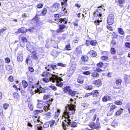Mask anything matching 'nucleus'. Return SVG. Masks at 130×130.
Returning a JSON list of instances; mask_svg holds the SVG:
<instances>
[{
	"label": "nucleus",
	"instance_id": "23",
	"mask_svg": "<svg viewBox=\"0 0 130 130\" xmlns=\"http://www.w3.org/2000/svg\"><path fill=\"white\" fill-rule=\"evenodd\" d=\"M17 59L18 61L22 62L23 60V55L21 53H18L17 55Z\"/></svg>",
	"mask_w": 130,
	"mask_h": 130
},
{
	"label": "nucleus",
	"instance_id": "41",
	"mask_svg": "<svg viewBox=\"0 0 130 130\" xmlns=\"http://www.w3.org/2000/svg\"><path fill=\"white\" fill-rule=\"evenodd\" d=\"M42 80L44 83H48L50 81V77H44L42 79Z\"/></svg>",
	"mask_w": 130,
	"mask_h": 130
},
{
	"label": "nucleus",
	"instance_id": "18",
	"mask_svg": "<svg viewBox=\"0 0 130 130\" xmlns=\"http://www.w3.org/2000/svg\"><path fill=\"white\" fill-rule=\"evenodd\" d=\"M28 31V29L25 27H21L18 29L17 31V32L18 33H26Z\"/></svg>",
	"mask_w": 130,
	"mask_h": 130
},
{
	"label": "nucleus",
	"instance_id": "20",
	"mask_svg": "<svg viewBox=\"0 0 130 130\" xmlns=\"http://www.w3.org/2000/svg\"><path fill=\"white\" fill-rule=\"evenodd\" d=\"M112 99L111 96H109L105 95L103 97L102 101L103 102H106L108 101H111Z\"/></svg>",
	"mask_w": 130,
	"mask_h": 130
},
{
	"label": "nucleus",
	"instance_id": "46",
	"mask_svg": "<svg viewBox=\"0 0 130 130\" xmlns=\"http://www.w3.org/2000/svg\"><path fill=\"white\" fill-rule=\"evenodd\" d=\"M114 104L117 105L121 106L122 105L123 103L121 101L117 100L115 101Z\"/></svg>",
	"mask_w": 130,
	"mask_h": 130
},
{
	"label": "nucleus",
	"instance_id": "1",
	"mask_svg": "<svg viewBox=\"0 0 130 130\" xmlns=\"http://www.w3.org/2000/svg\"><path fill=\"white\" fill-rule=\"evenodd\" d=\"M63 15L59 14H54V20L56 22V23L59 24L58 26L59 28L56 31L57 33H59L64 32V29L67 28V27L64 24L67 23V19L65 18H60L61 16Z\"/></svg>",
	"mask_w": 130,
	"mask_h": 130
},
{
	"label": "nucleus",
	"instance_id": "32",
	"mask_svg": "<svg viewBox=\"0 0 130 130\" xmlns=\"http://www.w3.org/2000/svg\"><path fill=\"white\" fill-rule=\"evenodd\" d=\"M77 93V92L76 91L72 90L71 89L68 94L71 96L73 97L75 96Z\"/></svg>",
	"mask_w": 130,
	"mask_h": 130
},
{
	"label": "nucleus",
	"instance_id": "3",
	"mask_svg": "<svg viewBox=\"0 0 130 130\" xmlns=\"http://www.w3.org/2000/svg\"><path fill=\"white\" fill-rule=\"evenodd\" d=\"M62 80L61 78L56 75L52 77L51 78V81L53 83L56 82V86L60 87L63 86V83L61 82Z\"/></svg>",
	"mask_w": 130,
	"mask_h": 130
},
{
	"label": "nucleus",
	"instance_id": "9",
	"mask_svg": "<svg viewBox=\"0 0 130 130\" xmlns=\"http://www.w3.org/2000/svg\"><path fill=\"white\" fill-rule=\"evenodd\" d=\"M111 104V103L107 104L108 105H109V106L110 107L109 110L106 111L108 116L111 115L113 112V110L117 108V107L114 104H112L110 106Z\"/></svg>",
	"mask_w": 130,
	"mask_h": 130
},
{
	"label": "nucleus",
	"instance_id": "16",
	"mask_svg": "<svg viewBox=\"0 0 130 130\" xmlns=\"http://www.w3.org/2000/svg\"><path fill=\"white\" fill-rule=\"evenodd\" d=\"M125 1V0H115V3L118 6H119L121 8H122L124 5Z\"/></svg>",
	"mask_w": 130,
	"mask_h": 130
},
{
	"label": "nucleus",
	"instance_id": "26",
	"mask_svg": "<svg viewBox=\"0 0 130 130\" xmlns=\"http://www.w3.org/2000/svg\"><path fill=\"white\" fill-rule=\"evenodd\" d=\"M41 13L39 14V15L40 16H45L47 14V10L46 8H44L41 10Z\"/></svg>",
	"mask_w": 130,
	"mask_h": 130
},
{
	"label": "nucleus",
	"instance_id": "42",
	"mask_svg": "<svg viewBox=\"0 0 130 130\" xmlns=\"http://www.w3.org/2000/svg\"><path fill=\"white\" fill-rule=\"evenodd\" d=\"M60 110L59 109H57L56 111L55 112V115L54 117L55 118H57L59 115Z\"/></svg>",
	"mask_w": 130,
	"mask_h": 130
},
{
	"label": "nucleus",
	"instance_id": "7",
	"mask_svg": "<svg viewBox=\"0 0 130 130\" xmlns=\"http://www.w3.org/2000/svg\"><path fill=\"white\" fill-rule=\"evenodd\" d=\"M53 100V99L51 98V99H49V100L45 102H44L43 109L46 112L47 111L49 110L50 109L49 108L50 106L52 103L51 102H52Z\"/></svg>",
	"mask_w": 130,
	"mask_h": 130
},
{
	"label": "nucleus",
	"instance_id": "33",
	"mask_svg": "<svg viewBox=\"0 0 130 130\" xmlns=\"http://www.w3.org/2000/svg\"><path fill=\"white\" fill-rule=\"evenodd\" d=\"M26 48L28 51L30 52H31V50L30 48H32L33 49V48L32 47V45L31 44V43L29 42L26 45Z\"/></svg>",
	"mask_w": 130,
	"mask_h": 130
},
{
	"label": "nucleus",
	"instance_id": "64",
	"mask_svg": "<svg viewBox=\"0 0 130 130\" xmlns=\"http://www.w3.org/2000/svg\"><path fill=\"white\" fill-rule=\"evenodd\" d=\"M35 129H37L36 130H42V128L41 126L38 127V125H36L35 126Z\"/></svg>",
	"mask_w": 130,
	"mask_h": 130
},
{
	"label": "nucleus",
	"instance_id": "5",
	"mask_svg": "<svg viewBox=\"0 0 130 130\" xmlns=\"http://www.w3.org/2000/svg\"><path fill=\"white\" fill-rule=\"evenodd\" d=\"M95 109H93L90 110L89 112L87 113L86 114L87 119H91L92 121H94L97 119V114H94L92 113L93 112H95Z\"/></svg>",
	"mask_w": 130,
	"mask_h": 130
},
{
	"label": "nucleus",
	"instance_id": "59",
	"mask_svg": "<svg viewBox=\"0 0 130 130\" xmlns=\"http://www.w3.org/2000/svg\"><path fill=\"white\" fill-rule=\"evenodd\" d=\"M50 66L51 68L53 70H54L56 69H57L56 68L57 66L56 65L51 64L50 65Z\"/></svg>",
	"mask_w": 130,
	"mask_h": 130
},
{
	"label": "nucleus",
	"instance_id": "25",
	"mask_svg": "<svg viewBox=\"0 0 130 130\" xmlns=\"http://www.w3.org/2000/svg\"><path fill=\"white\" fill-rule=\"evenodd\" d=\"M71 89L69 86H67L63 88V91L64 93L68 94Z\"/></svg>",
	"mask_w": 130,
	"mask_h": 130
},
{
	"label": "nucleus",
	"instance_id": "11",
	"mask_svg": "<svg viewBox=\"0 0 130 130\" xmlns=\"http://www.w3.org/2000/svg\"><path fill=\"white\" fill-rule=\"evenodd\" d=\"M80 64H83L88 61L89 59V57L86 55H83L82 56L81 58Z\"/></svg>",
	"mask_w": 130,
	"mask_h": 130
},
{
	"label": "nucleus",
	"instance_id": "58",
	"mask_svg": "<svg viewBox=\"0 0 130 130\" xmlns=\"http://www.w3.org/2000/svg\"><path fill=\"white\" fill-rule=\"evenodd\" d=\"M97 66L99 68H102L103 66V63L102 62H100L96 64Z\"/></svg>",
	"mask_w": 130,
	"mask_h": 130
},
{
	"label": "nucleus",
	"instance_id": "24",
	"mask_svg": "<svg viewBox=\"0 0 130 130\" xmlns=\"http://www.w3.org/2000/svg\"><path fill=\"white\" fill-rule=\"evenodd\" d=\"M92 57H95L97 55L96 52L93 50H90L88 53Z\"/></svg>",
	"mask_w": 130,
	"mask_h": 130
},
{
	"label": "nucleus",
	"instance_id": "39",
	"mask_svg": "<svg viewBox=\"0 0 130 130\" xmlns=\"http://www.w3.org/2000/svg\"><path fill=\"white\" fill-rule=\"evenodd\" d=\"M43 110L42 109L36 110H34L33 112V114L34 115H37L39 113L43 112Z\"/></svg>",
	"mask_w": 130,
	"mask_h": 130
},
{
	"label": "nucleus",
	"instance_id": "35",
	"mask_svg": "<svg viewBox=\"0 0 130 130\" xmlns=\"http://www.w3.org/2000/svg\"><path fill=\"white\" fill-rule=\"evenodd\" d=\"M100 59L104 61H108L109 60V58L108 56H103L101 57Z\"/></svg>",
	"mask_w": 130,
	"mask_h": 130
},
{
	"label": "nucleus",
	"instance_id": "47",
	"mask_svg": "<svg viewBox=\"0 0 130 130\" xmlns=\"http://www.w3.org/2000/svg\"><path fill=\"white\" fill-rule=\"evenodd\" d=\"M102 22L101 20H96L94 21V24L96 26L100 25V23Z\"/></svg>",
	"mask_w": 130,
	"mask_h": 130
},
{
	"label": "nucleus",
	"instance_id": "61",
	"mask_svg": "<svg viewBox=\"0 0 130 130\" xmlns=\"http://www.w3.org/2000/svg\"><path fill=\"white\" fill-rule=\"evenodd\" d=\"M49 87L50 88L52 89L54 91H56L57 90V87L55 86H53V85H50L49 86Z\"/></svg>",
	"mask_w": 130,
	"mask_h": 130
},
{
	"label": "nucleus",
	"instance_id": "63",
	"mask_svg": "<svg viewBox=\"0 0 130 130\" xmlns=\"http://www.w3.org/2000/svg\"><path fill=\"white\" fill-rule=\"evenodd\" d=\"M125 46L128 48H130V43L127 42L125 43Z\"/></svg>",
	"mask_w": 130,
	"mask_h": 130
},
{
	"label": "nucleus",
	"instance_id": "15",
	"mask_svg": "<svg viewBox=\"0 0 130 130\" xmlns=\"http://www.w3.org/2000/svg\"><path fill=\"white\" fill-rule=\"evenodd\" d=\"M21 41L20 42V45L22 47L25 46V43L27 42V40L26 38L24 37H22L21 38Z\"/></svg>",
	"mask_w": 130,
	"mask_h": 130
},
{
	"label": "nucleus",
	"instance_id": "48",
	"mask_svg": "<svg viewBox=\"0 0 130 130\" xmlns=\"http://www.w3.org/2000/svg\"><path fill=\"white\" fill-rule=\"evenodd\" d=\"M98 9H96V10L98 11L99 13L102 14V12L103 11L105 10L103 8H102V6H100L98 7Z\"/></svg>",
	"mask_w": 130,
	"mask_h": 130
},
{
	"label": "nucleus",
	"instance_id": "4",
	"mask_svg": "<svg viewBox=\"0 0 130 130\" xmlns=\"http://www.w3.org/2000/svg\"><path fill=\"white\" fill-rule=\"evenodd\" d=\"M88 125L92 129H96L97 130L101 128V126L99 122V118H97L95 123L93 122H91Z\"/></svg>",
	"mask_w": 130,
	"mask_h": 130
},
{
	"label": "nucleus",
	"instance_id": "17",
	"mask_svg": "<svg viewBox=\"0 0 130 130\" xmlns=\"http://www.w3.org/2000/svg\"><path fill=\"white\" fill-rule=\"evenodd\" d=\"M91 76L92 78H96L99 76V74L95 70L91 71Z\"/></svg>",
	"mask_w": 130,
	"mask_h": 130
},
{
	"label": "nucleus",
	"instance_id": "62",
	"mask_svg": "<svg viewBox=\"0 0 130 130\" xmlns=\"http://www.w3.org/2000/svg\"><path fill=\"white\" fill-rule=\"evenodd\" d=\"M123 112V111L121 110H119L116 112V114L117 115H119L122 113Z\"/></svg>",
	"mask_w": 130,
	"mask_h": 130
},
{
	"label": "nucleus",
	"instance_id": "6",
	"mask_svg": "<svg viewBox=\"0 0 130 130\" xmlns=\"http://www.w3.org/2000/svg\"><path fill=\"white\" fill-rule=\"evenodd\" d=\"M122 83V80L120 78H116L115 79V82L113 84L112 87L114 89L121 88V86Z\"/></svg>",
	"mask_w": 130,
	"mask_h": 130
},
{
	"label": "nucleus",
	"instance_id": "12",
	"mask_svg": "<svg viewBox=\"0 0 130 130\" xmlns=\"http://www.w3.org/2000/svg\"><path fill=\"white\" fill-rule=\"evenodd\" d=\"M70 119H65L62 122V125L64 130H67L66 129L67 128V126L68 127L69 125V124Z\"/></svg>",
	"mask_w": 130,
	"mask_h": 130
},
{
	"label": "nucleus",
	"instance_id": "43",
	"mask_svg": "<svg viewBox=\"0 0 130 130\" xmlns=\"http://www.w3.org/2000/svg\"><path fill=\"white\" fill-rule=\"evenodd\" d=\"M118 33L120 35H123L124 34V31L121 28H118Z\"/></svg>",
	"mask_w": 130,
	"mask_h": 130
},
{
	"label": "nucleus",
	"instance_id": "13",
	"mask_svg": "<svg viewBox=\"0 0 130 130\" xmlns=\"http://www.w3.org/2000/svg\"><path fill=\"white\" fill-rule=\"evenodd\" d=\"M41 75L43 77H50V81H51V77H53L54 76H55L54 75H52L50 73L46 71H45L43 72L41 74Z\"/></svg>",
	"mask_w": 130,
	"mask_h": 130
},
{
	"label": "nucleus",
	"instance_id": "37",
	"mask_svg": "<svg viewBox=\"0 0 130 130\" xmlns=\"http://www.w3.org/2000/svg\"><path fill=\"white\" fill-rule=\"evenodd\" d=\"M61 4L62 10L63 11H64L66 10V8L67 6V4L61 2Z\"/></svg>",
	"mask_w": 130,
	"mask_h": 130
},
{
	"label": "nucleus",
	"instance_id": "21",
	"mask_svg": "<svg viewBox=\"0 0 130 130\" xmlns=\"http://www.w3.org/2000/svg\"><path fill=\"white\" fill-rule=\"evenodd\" d=\"M31 53V57L33 59L35 60H38V57L37 55V52L35 51H34L32 52L31 51V52H30Z\"/></svg>",
	"mask_w": 130,
	"mask_h": 130
},
{
	"label": "nucleus",
	"instance_id": "19",
	"mask_svg": "<svg viewBox=\"0 0 130 130\" xmlns=\"http://www.w3.org/2000/svg\"><path fill=\"white\" fill-rule=\"evenodd\" d=\"M75 54L77 56H78L81 55L82 53L81 47L79 46L76 48L75 50Z\"/></svg>",
	"mask_w": 130,
	"mask_h": 130
},
{
	"label": "nucleus",
	"instance_id": "30",
	"mask_svg": "<svg viewBox=\"0 0 130 130\" xmlns=\"http://www.w3.org/2000/svg\"><path fill=\"white\" fill-rule=\"evenodd\" d=\"M69 125L72 127H76L77 126V123L74 121H71V120H70V121Z\"/></svg>",
	"mask_w": 130,
	"mask_h": 130
},
{
	"label": "nucleus",
	"instance_id": "45",
	"mask_svg": "<svg viewBox=\"0 0 130 130\" xmlns=\"http://www.w3.org/2000/svg\"><path fill=\"white\" fill-rule=\"evenodd\" d=\"M85 88L86 90H91L93 89V86L92 85H90L86 86Z\"/></svg>",
	"mask_w": 130,
	"mask_h": 130
},
{
	"label": "nucleus",
	"instance_id": "31",
	"mask_svg": "<svg viewBox=\"0 0 130 130\" xmlns=\"http://www.w3.org/2000/svg\"><path fill=\"white\" fill-rule=\"evenodd\" d=\"M93 15L94 18H96L98 17H101L102 14L99 13L96 10L93 13Z\"/></svg>",
	"mask_w": 130,
	"mask_h": 130
},
{
	"label": "nucleus",
	"instance_id": "50",
	"mask_svg": "<svg viewBox=\"0 0 130 130\" xmlns=\"http://www.w3.org/2000/svg\"><path fill=\"white\" fill-rule=\"evenodd\" d=\"M50 89L48 88H43V90L42 91V92L44 93H47L49 92Z\"/></svg>",
	"mask_w": 130,
	"mask_h": 130
},
{
	"label": "nucleus",
	"instance_id": "8",
	"mask_svg": "<svg viewBox=\"0 0 130 130\" xmlns=\"http://www.w3.org/2000/svg\"><path fill=\"white\" fill-rule=\"evenodd\" d=\"M91 38L89 37L88 39L86 41L85 45L87 46H89L90 45L93 46H96L98 44L97 41L95 40H91Z\"/></svg>",
	"mask_w": 130,
	"mask_h": 130
},
{
	"label": "nucleus",
	"instance_id": "22",
	"mask_svg": "<svg viewBox=\"0 0 130 130\" xmlns=\"http://www.w3.org/2000/svg\"><path fill=\"white\" fill-rule=\"evenodd\" d=\"M92 95L93 97H97L99 96V91L97 90H93L91 92Z\"/></svg>",
	"mask_w": 130,
	"mask_h": 130
},
{
	"label": "nucleus",
	"instance_id": "44",
	"mask_svg": "<svg viewBox=\"0 0 130 130\" xmlns=\"http://www.w3.org/2000/svg\"><path fill=\"white\" fill-rule=\"evenodd\" d=\"M112 39H118V35L116 32H113L111 35Z\"/></svg>",
	"mask_w": 130,
	"mask_h": 130
},
{
	"label": "nucleus",
	"instance_id": "10",
	"mask_svg": "<svg viewBox=\"0 0 130 130\" xmlns=\"http://www.w3.org/2000/svg\"><path fill=\"white\" fill-rule=\"evenodd\" d=\"M114 16L112 14H109L107 20V22L109 25H111L114 23Z\"/></svg>",
	"mask_w": 130,
	"mask_h": 130
},
{
	"label": "nucleus",
	"instance_id": "14",
	"mask_svg": "<svg viewBox=\"0 0 130 130\" xmlns=\"http://www.w3.org/2000/svg\"><path fill=\"white\" fill-rule=\"evenodd\" d=\"M93 84L96 87H99L102 86V82L100 79H98L94 80Z\"/></svg>",
	"mask_w": 130,
	"mask_h": 130
},
{
	"label": "nucleus",
	"instance_id": "38",
	"mask_svg": "<svg viewBox=\"0 0 130 130\" xmlns=\"http://www.w3.org/2000/svg\"><path fill=\"white\" fill-rule=\"evenodd\" d=\"M23 87L24 88H26L28 86L27 82L25 80H23L22 82Z\"/></svg>",
	"mask_w": 130,
	"mask_h": 130
},
{
	"label": "nucleus",
	"instance_id": "57",
	"mask_svg": "<svg viewBox=\"0 0 130 130\" xmlns=\"http://www.w3.org/2000/svg\"><path fill=\"white\" fill-rule=\"evenodd\" d=\"M28 70L31 72L32 73L34 71V70L33 68L31 66L28 67Z\"/></svg>",
	"mask_w": 130,
	"mask_h": 130
},
{
	"label": "nucleus",
	"instance_id": "34",
	"mask_svg": "<svg viewBox=\"0 0 130 130\" xmlns=\"http://www.w3.org/2000/svg\"><path fill=\"white\" fill-rule=\"evenodd\" d=\"M84 81L83 77L81 76H79L77 79V81L79 83H83Z\"/></svg>",
	"mask_w": 130,
	"mask_h": 130
},
{
	"label": "nucleus",
	"instance_id": "40",
	"mask_svg": "<svg viewBox=\"0 0 130 130\" xmlns=\"http://www.w3.org/2000/svg\"><path fill=\"white\" fill-rule=\"evenodd\" d=\"M53 7L56 9H59L60 7V4L57 3H55L53 5Z\"/></svg>",
	"mask_w": 130,
	"mask_h": 130
},
{
	"label": "nucleus",
	"instance_id": "52",
	"mask_svg": "<svg viewBox=\"0 0 130 130\" xmlns=\"http://www.w3.org/2000/svg\"><path fill=\"white\" fill-rule=\"evenodd\" d=\"M110 52L112 54H114L116 53V50L114 48L111 47L110 49Z\"/></svg>",
	"mask_w": 130,
	"mask_h": 130
},
{
	"label": "nucleus",
	"instance_id": "27",
	"mask_svg": "<svg viewBox=\"0 0 130 130\" xmlns=\"http://www.w3.org/2000/svg\"><path fill=\"white\" fill-rule=\"evenodd\" d=\"M40 16L39 14H36L35 16L32 19V20L35 21L37 23H38L40 21V18L39 17Z\"/></svg>",
	"mask_w": 130,
	"mask_h": 130
},
{
	"label": "nucleus",
	"instance_id": "55",
	"mask_svg": "<svg viewBox=\"0 0 130 130\" xmlns=\"http://www.w3.org/2000/svg\"><path fill=\"white\" fill-rule=\"evenodd\" d=\"M4 64V60L1 59H0V69L3 68V65Z\"/></svg>",
	"mask_w": 130,
	"mask_h": 130
},
{
	"label": "nucleus",
	"instance_id": "29",
	"mask_svg": "<svg viewBox=\"0 0 130 130\" xmlns=\"http://www.w3.org/2000/svg\"><path fill=\"white\" fill-rule=\"evenodd\" d=\"M119 40L118 39H112L111 43L113 45H115L118 43Z\"/></svg>",
	"mask_w": 130,
	"mask_h": 130
},
{
	"label": "nucleus",
	"instance_id": "49",
	"mask_svg": "<svg viewBox=\"0 0 130 130\" xmlns=\"http://www.w3.org/2000/svg\"><path fill=\"white\" fill-rule=\"evenodd\" d=\"M49 122V124H50V127L52 128L55 124V121L52 119Z\"/></svg>",
	"mask_w": 130,
	"mask_h": 130
},
{
	"label": "nucleus",
	"instance_id": "2",
	"mask_svg": "<svg viewBox=\"0 0 130 130\" xmlns=\"http://www.w3.org/2000/svg\"><path fill=\"white\" fill-rule=\"evenodd\" d=\"M76 107L72 104L68 105L66 107V109L64 110L62 114V117L67 119H69L70 115L74 114L75 112Z\"/></svg>",
	"mask_w": 130,
	"mask_h": 130
},
{
	"label": "nucleus",
	"instance_id": "54",
	"mask_svg": "<svg viewBox=\"0 0 130 130\" xmlns=\"http://www.w3.org/2000/svg\"><path fill=\"white\" fill-rule=\"evenodd\" d=\"M9 105L6 103H5L3 104V108L4 109H7L8 108Z\"/></svg>",
	"mask_w": 130,
	"mask_h": 130
},
{
	"label": "nucleus",
	"instance_id": "51",
	"mask_svg": "<svg viewBox=\"0 0 130 130\" xmlns=\"http://www.w3.org/2000/svg\"><path fill=\"white\" fill-rule=\"evenodd\" d=\"M57 65L61 67H66L67 65L65 64H63L61 62L58 63L57 64Z\"/></svg>",
	"mask_w": 130,
	"mask_h": 130
},
{
	"label": "nucleus",
	"instance_id": "60",
	"mask_svg": "<svg viewBox=\"0 0 130 130\" xmlns=\"http://www.w3.org/2000/svg\"><path fill=\"white\" fill-rule=\"evenodd\" d=\"M83 73L85 75H88L91 74V72L89 71H88L84 72Z\"/></svg>",
	"mask_w": 130,
	"mask_h": 130
},
{
	"label": "nucleus",
	"instance_id": "56",
	"mask_svg": "<svg viewBox=\"0 0 130 130\" xmlns=\"http://www.w3.org/2000/svg\"><path fill=\"white\" fill-rule=\"evenodd\" d=\"M8 80L10 82H12L14 81V78L13 77L12 75L10 76L8 78Z\"/></svg>",
	"mask_w": 130,
	"mask_h": 130
},
{
	"label": "nucleus",
	"instance_id": "53",
	"mask_svg": "<svg viewBox=\"0 0 130 130\" xmlns=\"http://www.w3.org/2000/svg\"><path fill=\"white\" fill-rule=\"evenodd\" d=\"M43 5L42 3H39L37 4L36 6L37 8L41 9L43 7Z\"/></svg>",
	"mask_w": 130,
	"mask_h": 130
},
{
	"label": "nucleus",
	"instance_id": "28",
	"mask_svg": "<svg viewBox=\"0 0 130 130\" xmlns=\"http://www.w3.org/2000/svg\"><path fill=\"white\" fill-rule=\"evenodd\" d=\"M12 94L15 99L17 100H19L20 98V96L18 93L16 92H14Z\"/></svg>",
	"mask_w": 130,
	"mask_h": 130
},
{
	"label": "nucleus",
	"instance_id": "36",
	"mask_svg": "<svg viewBox=\"0 0 130 130\" xmlns=\"http://www.w3.org/2000/svg\"><path fill=\"white\" fill-rule=\"evenodd\" d=\"M44 103L43 101H40L37 104V108H41L43 107Z\"/></svg>",
	"mask_w": 130,
	"mask_h": 130
}]
</instances>
